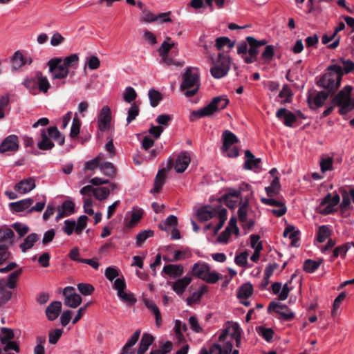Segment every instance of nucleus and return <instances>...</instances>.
I'll list each match as a JSON object with an SVG mask.
<instances>
[{
  "label": "nucleus",
  "instance_id": "f257e3e1",
  "mask_svg": "<svg viewBox=\"0 0 354 354\" xmlns=\"http://www.w3.org/2000/svg\"><path fill=\"white\" fill-rule=\"evenodd\" d=\"M234 344L236 348L241 344V328L236 323L227 326L220 334L218 343L213 344L209 351L201 349V354H239V350L233 348Z\"/></svg>",
  "mask_w": 354,
  "mask_h": 354
},
{
  "label": "nucleus",
  "instance_id": "f03ea898",
  "mask_svg": "<svg viewBox=\"0 0 354 354\" xmlns=\"http://www.w3.org/2000/svg\"><path fill=\"white\" fill-rule=\"evenodd\" d=\"M79 62V57L77 54L62 58H53L48 61L49 72L53 80H62L69 74L71 68L76 69Z\"/></svg>",
  "mask_w": 354,
  "mask_h": 354
},
{
  "label": "nucleus",
  "instance_id": "7ed1b4c3",
  "mask_svg": "<svg viewBox=\"0 0 354 354\" xmlns=\"http://www.w3.org/2000/svg\"><path fill=\"white\" fill-rule=\"evenodd\" d=\"M317 84L324 90L317 91L310 89L307 92V100L310 109H315L323 106L326 100L332 94V75L324 74L318 81Z\"/></svg>",
  "mask_w": 354,
  "mask_h": 354
},
{
  "label": "nucleus",
  "instance_id": "20e7f679",
  "mask_svg": "<svg viewBox=\"0 0 354 354\" xmlns=\"http://www.w3.org/2000/svg\"><path fill=\"white\" fill-rule=\"evenodd\" d=\"M266 39L257 40L252 36H248L245 41L237 44V54L241 56L246 64H252L257 61L259 53V48L266 45Z\"/></svg>",
  "mask_w": 354,
  "mask_h": 354
},
{
  "label": "nucleus",
  "instance_id": "39448f33",
  "mask_svg": "<svg viewBox=\"0 0 354 354\" xmlns=\"http://www.w3.org/2000/svg\"><path fill=\"white\" fill-rule=\"evenodd\" d=\"M351 86H344L335 96H333V106L336 105L339 113L346 119L347 114L354 109V98H351Z\"/></svg>",
  "mask_w": 354,
  "mask_h": 354
},
{
  "label": "nucleus",
  "instance_id": "423d86ee",
  "mask_svg": "<svg viewBox=\"0 0 354 354\" xmlns=\"http://www.w3.org/2000/svg\"><path fill=\"white\" fill-rule=\"evenodd\" d=\"M200 87V75L197 68H187L183 75L180 90H187L185 95L192 97L196 95Z\"/></svg>",
  "mask_w": 354,
  "mask_h": 354
},
{
  "label": "nucleus",
  "instance_id": "0eeeda50",
  "mask_svg": "<svg viewBox=\"0 0 354 354\" xmlns=\"http://www.w3.org/2000/svg\"><path fill=\"white\" fill-rule=\"evenodd\" d=\"M50 138L57 142L59 145L64 144V137L61 135L58 129L56 127H50L47 131L45 129L41 131V140L37 143L38 148L43 151L53 149L55 145Z\"/></svg>",
  "mask_w": 354,
  "mask_h": 354
},
{
  "label": "nucleus",
  "instance_id": "6e6552de",
  "mask_svg": "<svg viewBox=\"0 0 354 354\" xmlns=\"http://www.w3.org/2000/svg\"><path fill=\"white\" fill-rule=\"evenodd\" d=\"M210 60L212 65L210 73L214 78L221 79L227 75L232 62L230 56L219 53L216 57H211Z\"/></svg>",
  "mask_w": 354,
  "mask_h": 354
},
{
  "label": "nucleus",
  "instance_id": "1a4fd4ad",
  "mask_svg": "<svg viewBox=\"0 0 354 354\" xmlns=\"http://www.w3.org/2000/svg\"><path fill=\"white\" fill-rule=\"evenodd\" d=\"M192 274L208 283H216L221 279V275L215 270H212L209 265L204 262H198L193 265Z\"/></svg>",
  "mask_w": 354,
  "mask_h": 354
},
{
  "label": "nucleus",
  "instance_id": "9d476101",
  "mask_svg": "<svg viewBox=\"0 0 354 354\" xmlns=\"http://www.w3.org/2000/svg\"><path fill=\"white\" fill-rule=\"evenodd\" d=\"M23 84L31 93H36L39 90L40 92L46 93L50 87L48 78L44 76L41 72H37L33 77L27 78L23 82Z\"/></svg>",
  "mask_w": 354,
  "mask_h": 354
},
{
  "label": "nucleus",
  "instance_id": "9b49d317",
  "mask_svg": "<svg viewBox=\"0 0 354 354\" xmlns=\"http://www.w3.org/2000/svg\"><path fill=\"white\" fill-rule=\"evenodd\" d=\"M113 286L122 302L129 306H132L136 302L137 300L134 295L130 292L125 291L126 282L123 277L116 279Z\"/></svg>",
  "mask_w": 354,
  "mask_h": 354
},
{
  "label": "nucleus",
  "instance_id": "f8f14e48",
  "mask_svg": "<svg viewBox=\"0 0 354 354\" xmlns=\"http://www.w3.org/2000/svg\"><path fill=\"white\" fill-rule=\"evenodd\" d=\"M87 220V216L84 215L80 216L77 222L73 220H66L62 230L68 236L71 235L73 232L80 234L86 227Z\"/></svg>",
  "mask_w": 354,
  "mask_h": 354
},
{
  "label": "nucleus",
  "instance_id": "ddd939ff",
  "mask_svg": "<svg viewBox=\"0 0 354 354\" xmlns=\"http://www.w3.org/2000/svg\"><path fill=\"white\" fill-rule=\"evenodd\" d=\"M223 138V149L227 152V156L230 158H235L239 156V151L236 147L231 149V147L238 142V138L234 133L230 131L225 130L222 134Z\"/></svg>",
  "mask_w": 354,
  "mask_h": 354
},
{
  "label": "nucleus",
  "instance_id": "4468645a",
  "mask_svg": "<svg viewBox=\"0 0 354 354\" xmlns=\"http://www.w3.org/2000/svg\"><path fill=\"white\" fill-rule=\"evenodd\" d=\"M63 296L64 297V304L72 308L78 307L82 301V297L76 293L75 288L72 286L64 288Z\"/></svg>",
  "mask_w": 354,
  "mask_h": 354
},
{
  "label": "nucleus",
  "instance_id": "2eb2a0df",
  "mask_svg": "<svg viewBox=\"0 0 354 354\" xmlns=\"http://www.w3.org/2000/svg\"><path fill=\"white\" fill-rule=\"evenodd\" d=\"M111 120V109L108 106H104L98 115L97 124L99 130L100 131H106L109 130L110 127Z\"/></svg>",
  "mask_w": 354,
  "mask_h": 354
},
{
  "label": "nucleus",
  "instance_id": "dca6fc26",
  "mask_svg": "<svg viewBox=\"0 0 354 354\" xmlns=\"http://www.w3.org/2000/svg\"><path fill=\"white\" fill-rule=\"evenodd\" d=\"M19 139L16 135L7 136L0 145V152H15L19 149Z\"/></svg>",
  "mask_w": 354,
  "mask_h": 354
},
{
  "label": "nucleus",
  "instance_id": "f3484780",
  "mask_svg": "<svg viewBox=\"0 0 354 354\" xmlns=\"http://www.w3.org/2000/svg\"><path fill=\"white\" fill-rule=\"evenodd\" d=\"M229 103V100L226 96H218L214 97L212 102L207 105V110H209L210 115L216 111H218L225 109Z\"/></svg>",
  "mask_w": 354,
  "mask_h": 354
},
{
  "label": "nucleus",
  "instance_id": "a211bd4d",
  "mask_svg": "<svg viewBox=\"0 0 354 354\" xmlns=\"http://www.w3.org/2000/svg\"><path fill=\"white\" fill-rule=\"evenodd\" d=\"M36 187L35 179L32 177L24 178L15 185V189L17 192L25 194Z\"/></svg>",
  "mask_w": 354,
  "mask_h": 354
},
{
  "label": "nucleus",
  "instance_id": "6ab92c4d",
  "mask_svg": "<svg viewBox=\"0 0 354 354\" xmlns=\"http://www.w3.org/2000/svg\"><path fill=\"white\" fill-rule=\"evenodd\" d=\"M191 162V157L188 152H181L177 157L175 170L178 173L184 172Z\"/></svg>",
  "mask_w": 354,
  "mask_h": 354
},
{
  "label": "nucleus",
  "instance_id": "aec40b11",
  "mask_svg": "<svg viewBox=\"0 0 354 354\" xmlns=\"http://www.w3.org/2000/svg\"><path fill=\"white\" fill-rule=\"evenodd\" d=\"M143 211L140 208H133V209L127 213V216L129 218L125 220V226L127 227H134L142 218Z\"/></svg>",
  "mask_w": 354,
  "mask_h": 354
},
{
  "label": "nucleus",
  "instance_id": "412c9836",
  "mask_svg": "<svg viewBox=\"0 0 354 354\" xmlns=\"http://www.w3.org/2000/svg\"><path fill=\"white\" fill-rule=\"evenodd\" d=\"M192 277L187 274L184 277L176 280L172 283V290L178 295H182L187 287L190 284Z\"/></svg>",
  "mask_w": 354,
  "mask_h": 354
},
{
  "label": "nucleus",
  "instance_id": "4be33fe9",
  "mask_svg": "<svg viewBox=\"0 0 354 354\" xmlns=\"http://www.w3.org/2000/svg\"><path fill=\"white\" fill-rule=\"evenodd\" d=\"M272 307L276 313H277L283 318V319L289 321L295 317V313L289 310L286 306L279 303H271L270 308Z\"/></svg>",
  "mask_w": 354,
  "mask_h": 354
},
{
  "label": "nucleus",
  "instance_id": "5701e85b",
  "mask_svg": "<svg viewBox=\"0 0 354 354\" xmlns=\"http://www.w3.org/2000/svg\"><path fill=\"white\" fill-rule=\"evenodd\" d=\"M62 303L59 301L51 302L46 309V315L50 321L56 319L62 310Z\"/></svg>",
  "mask_w": 354,
  "mask_h": 354
},
{
  "label": "nucleus",
  "instance_id": "b1692460",
  "mask_svg": "<svg viewBox=\"0 0 354 354\" xmlns=\"http://www.w3.org/2000/svg\"><path fill=\"white\" fill-rule=\"evenodd\" d=\"M32 59L30 57H25L20 51H16L12 59V66L14 69L18 70L26 64H30Z\"/></svg>",
  "mask_w": 354,
  "mask_h": 354
},
{
  "label": "nucleus",
  "instance_id": "393cba45",
  "mask_svg": "<svg viewBox=\"0 0 354 354\" xmlns=\"http://www.w3.org/2000/svg\"><path fill=\"white\" fill-rule=\"evenodd\" d=\"M278 118H283V124L287 127H292L296 121V116L290 111L284 108L279 109L276 113Z\"/></svg>",
  "mask_w": 354,
  "mask_h": 354
},
{
  "label": "nucleus",
  "instance_id": "a878e982",
  "mask_svg": "<svg viewBox=\"0 0 354 354\" xmlns=\"http://www.w3.org/2000/svg\"><path fill=\"white\" fill-rule=\"evenodd\" d=\"M219 209L213 207H202L198 212V217L202 221H207L218 214Z\"/></svg>",
  "mask_w": 354,
  "mask_h": 354
},
{
  "label": "nucleus",
  "instance_id": "bb28decb",
  "mask_svg": "<svg viewBox=\"0 0 354 354\" xmlns=\"http://www.w3.org/2000/svg\"><path fill=\"white\" fill-rule=\"evenodd\" d=\"M317 209L318 212L324 215L332 213V196L330 193L321 201Z\"/></svg>",
  "mask_w": 354,
  "mask_h": 354
},
{
  "label": "nucleus",
  "instance_id": "cd10ccee",
  "mask_svg": "<svg viewBox=\"0 0 354 354\" xmlns=\"http://www.w3.org/2000/svg\"><path fill=\"white\" fill-rule=\"evenodd\" d=\"M208 288L207 286H201L197 291L194 292L192 295L187 298V304L192 306L194 304H198L204 294L207 292Z\"/></svg>",
  "mask_w": 354,
  "mask_h": 354
},
{
  "label": "nucleus",
  "instance_id": "c85d7f7f",
  "mask_svg": "<svg viewBox=\"0 0 354 354\" xmlns=\"http://www.w3.org/2000/svg\"><path fill=\"white\" fill-rule=\"evenodd\" d=\"M75 204L71 201H65L62 205L58 207L57 218L68 216L74 212Z\"/></svg>",
  "mask_w": 354,
  "mask_h": 354
},
{
  "label": "nucleus",
  "instance_id": "c756f323",
  "mask_svg": "<svg viewBox=\"0 0 354 354\" xmlns=\"http://www.w3.org/2000/svg\"><path fill=\"white\" fill-rule=\"evenodd\" d=\"M245 168L247 169H257L259 167V163L261 162L260 158H255L254 156L250 150H246L245 151Z\"/></svg>",
  "mask_w": 354,
  "mask_h": 354
},
{
  "label": "nucleus",
  "instance_id": "7c9ffc66",
  "mask_svg": "<svg viewBox=\"0 0 354 354\" xmlns=\"http://www.w3.org/2000/svg\"><path fill=\"white\" fill-rule=\"evenodd\" d=\"M39 240V236L36 233H32L26 236L24 241L19 245V248L22 252H26L31 249L35 243Z\"/></svg>",
  "mask_w": 354,
  "mask_h": 354
},
{
  "label": "nucleus",
  "instance_id": "2f4dec72",
  "mask_svg": "<svg viewBox=\"0 0 354 354\" xmlns=\"http://www.w3.org/2000/svg\"><path fill=\"white\" fill-rule=\"evenodd\" d=\"M162 271L172 277H178L183 274L184 268L181 265L169 264L165 266Z\"/></svg>",
  "mask_w": 354,
  "mask_h": 354
},
{
  "label": "nucleus",
  "instance_id": "473e14b6",
  "mask_svg": "<svg viewBox=\"0 0 354 354\" xmlns=\"http://www.w3.org/2000/svg\"><path fill=\"white\" fill-rule=\"evenodd\" d=\"M145 304L147 308L154 315L156 326L160 327L162 323V317L158 307L153 301L145 300Z\"/></svg>",
  "mask_w": 354,
  "mask_h": 354
},
{
  "label": "nucleus",
  "instance_id": "72a5a7b5",
  "mask_svg": "<svg viewBox=\"0 0 354 354\" xmlns=\"http://www.w3.org/2000/svg\"><path fill=\"white\" fill-rule=\"evenodd\" d=\"M5 283V279H0V306L5 304L12 297V292L9 290Z\"/></svg>",
  "mask_w": 354,
  "mask_h": 354
},
{
  "label": "nucleus",
  "instance_id": "f704fd0d",
  "mask_svg": "<svg viewBox=\"0 0 354 354\" xmlns=\"http://www.w3.org/2000/svg\"><path fill=\"white\" fill-rule=\"evenodd\" d=\"M33 202L34 200L32 198H28L17 202L11 203L10 205L14 211L19 212L30 207Z\"/></svg>",
  "mask_w": 354,
  "mask_h": 354
},
{
  "label": "nucleus",
  "instance_id": "c9c22d12",
  "mask_svg": "<svg viewBox=\"0 0 354 354\" xmlns=\"http://www.w3.org/2000/svg\"><path fill=\"white\" fill-rule=\"evenodd\" d=\"M166 179V171L165 169L159 171L154 180V187L151 191L152 193H159L165 184Z\"/></svg>",
  "mask_w": 354,
  "mask_h": 354
},
{
  "label": "nucleus",
  "instance_id": "e433bc0d",
  "mask_svg": "<svg viewBox=\"0 0 354 354\" xmlns=\"http://www.w3.org/2000/svg\"><path fill=\"white\" fill-rule=\"evenodd\" d=\"M153 342V337L151 335L148 333H145L141 339L139 348L138 349V354H143L145 353L150 345L152 344Z\"/></svg>",
  "mask_w": 354,
  "mask_h": 354
},
{
  "label": "nucleus",
  "instance_id": "4c0bfd02",
  "mask_svg": "<svg viewBox=\"0 0 354 354\" xmlns=\"http://www.w3.org/2000/svg\"><path fill=\"white\" fill-rule=\"evenodd\" d=\"M21 272V268L16 270L9 274L6 280L5 279V283L8 288L13 289L16 288L18 279Z\"/></svg>",
  "mask_w": 354,
  "mask_h": 354
},
{
  "label": "nucleus",
  "instance_id": "58836bf2",
  "mask_svg": "<svg viewBox=\"0 0 354 354\" xmlns=\"http://www.w3.org/2000/svg\"><path fill=\"white\" fill-rule=\"evenodd\" d=\"M281 190V185L279 178L276 176L272 181L270 186L266 187V192L268 197H274L277 196Z\"/></svg>",
  "mask_w": 354,
  "mask_h": 354
},
{
  "label": "nucleus",
  "instance_id": "ea45409f",
  "mask_svg": "<svg viewBox=\"0 0 354 354\" xmlns=\"http://www.w3.org/2000/svg\"><path fill=\"white\" fill-rule=\"evenodd\" d=\"M252 285L250 283H247L239 288L237 292V297L239 299H246L252 295Z\"/></svg>",
  "mask_w": 354,
  "mask_h": 354
},
{
  "label": "nucleus",
  "instance_id": "a19ab883",
  "mask_svg": "<svg viewBox=\"0 0 354 354\" xmlns=\"http://www.w3.org/2000/svg\"><path fill=\"white\" fill-rule=\"evenodd\" d=\"M235 45V41H232L227 37H217L215 40V46L217 50H221L223 47L227 46L230 49Z\"/></svg>",
  "mask_w": 354,
  "mask_h": 354
},
{
  "label": "nucleus",
  "instance_id": "79ce46f5",
  "mask_svg": "<svg viewBox=\"0 0 354 354\" xmlns=\"http://www.w3.org/2000/svg\"><path fill=\"white\" fill-rule=\"evenodd\" d=\"M177 217L174 215L169 216L165 221L159 223L158 227L162 230L168 231L171 227L177 225Z\"/></svg>",
  "mask_w": 354,
  "mask_h": 354
},
{
  "label": "nucleus",
  "instance_id": "37998d69",
  "mask_svg": "<svg viewBox=\"0 0 354 354\" xmlns=\"http://www.w3.org/2000/svg\"><path fill=\"white\" fill-rule=\"evenodd\" d=\"M330 230L328 225H322L319 227L317 233V241L319 243H324L329 238Z\"/></svg>",
  "mask_w": 354,
  "mask_h": 354
},
{
  "label": "nucleus",
  "instance_id": "c03bdc74",
  "mask_svg": "<svg viewBox=\"0 0 354 354\" xmlns=\"http://www.w3.org/2000/svg\"><path fill=\"white\" fill-rule=\"evenodd\" d=\"M333 73L337 75L336 81L335 83V81L333 80V94L335 92V90H337L341 84V82L342 80V76L344 75L343 70L341 66H339L337 64H333Z\"/></svg>",
  "mask_w": 354,
  "mask_h": 354
},
{
  "label": "nucleus",
  "instance_id": "a18cd8bd",
  "mask_svg": "<svg viewBox=\"0 0 354 354\" xmlns=\"http://www.w3.org/2000/svg\"><path fill=\"white\" fill-rule=\"evenodd\" d=\"M93 194L97 200L102 201L109 197L110 190L106 187H96L93 190Z\"/></svg>",
  "mask_w": 354,
  "mask_h": 354
},
{
  "label": "nucleus",
  "instance_id": "49530a36",
  "mask_svg": "<svg viewBox=\"0 0 354 354\" xmlns=\"http://www.w3.org/2000/svg\"><path fill=\"white\" fill-rule=\"evenodd\" d=\"M274 48L272 45H267L261 55V59L264 63H269L273 58Z\"/></svg>",
  "mask_w": 354,
  "mask_h": 354
},
{
  "label": "nucleus",
  "instance_id": "de8ad7c7",
  "mask_svg": "<svg viewBox=\"0 0 354 354\" xmlns=\"http://www.w3.org/2000/svg\"><path fill=\"white\" fill-rule=\"evenodd\" d=\"M173 258L169 259L170 261H178L181 260H185L191 257V252L189 250H174L173 252Z\"/></svg>",
  "mask_w": 354,
  "mask_h": 354
},
{
  "label": "nucleus",
  "instance_id": "09e8293b",
  "mask_svg": "<svg viewBox=\"0 0 354 354\" xmlns=\"http://www.w3.org/2000/svg\"><path fill=\"white\" fill-rule=\"evenodd\" d=\"M100 169L108 176H113L116 172L115 166L110 162H103L100 165Z\"/></svg>",
  "mask_w": 354,
  "mask_h": 354
},
{
  "label": "nucleus",
  "instance_id": "8fccbe9b",
  "mask_svg": "<svg viewBox=\"0 0 354 354\" xmlns=\"http://www.w3.org/2000/svg\"><path fill=\"white\" fill-rule=\"evenodd\" d=\"M154 235L153 230H143L139 232L136 236V245L140 246L148 238Z\"/></svg>",
  "mask_w": 354,
  "mask_h": 354
},
{
  "label": "nucleus",
  "instance_id": "3c124183",
  "mask_svg": "<svg viewBox=\"0 0 354 354\" xmlns=\"http://www.w3.org/2000/svg\"><path fill=\"white\" fill-rule=\"evenodd\" d=\"M174 46V43L171 41V38L167 37L158 49L160 56L167 55Z\"/></svg>",
  "mask_w": 354,
  "mask_h": 354
},
{
  "label": "nucleus",
  "instance_id": "603ef678",
  "mask_svg": "<svg viewBox=\"0 0 354 354\" xmlns=\"http://www.w3.org/2000/svg\"><path fill=\"white\" fill-rule=\"evenodd\" d=\"M14 332L8 328H1L0 334V340L2 344H5L8 341L14 338Z\"/></svg>",
  "mask_w": 354,
  "mask_h": 354
},
{
  "label": "nucleus",
  "instance_id": "864d4df0",
  "mask_svg": "<svg viewBox=\"0 0 354 354\" xmlns=\"http://www.w3.org/2000/svg\"><path fill=\"white\" fill-rule=\"evenodd\" d=\"M81 124V120L77 117V113H75V116L73 120L70 132V136L72 138H76L80 133Z\"/></svg>",
  "mask_w": 354,
  "mask_h": 354
},
{
  "label": "nucleus",
  "instance_id": "5fc2aeb1",
  "mask_svg": "<svg viewBox=\"0 0 354 354\" xmlns=\"http://www.w3.org/2000/svg\"><path fill=\"white\" fill-rule=\"evenodd\" d=\"M149 98L150 100L151 105L153 107H156L161 101L162 95L159 91L155 89H150L149 91Z\"/></svg>",
  "mask_w": 354,
  "mask_h": 354
},
{
  "label": "nucleus",
  "instance_id": "6e6d98bb",
  "mask_svg": "<svg viewBox=\"0 0 354 354\" xmlns=\"http://www.w3.org/2000/svg\"><path fill=\"white\" fill-rule=\"evenodd\" d=\"M46 339L44 336H37L36 337L37 345L34 348V354H45L44 345Z\"/></svg>",
  "mask_w": 354,
  "mask_h": 354
},
{
  "label": "nucleus",
  "instance_id": "4d7b16f0",
  "mask_svg": "<svg viewBox=\"0 0 354 354\" xmlns=\"http://www.w3.org/2000/svg\"><path fill=\"white\" fill-rule=\"evenodd\" d=\"M206 116H210L209 110H207V106H205L201 109H198L197 111H194L191 113L189 116L190 121H195L198 118L206 117Z\"/></svg>",
  "mask_w": 354,
  "mask_h": 354
},
{
  "label": "nucleus",
  "instance_id": "13d9d810",
  "mask_svg": "<svg viewBox=\"0 0 354 354\" xmlns=\"http://www.w3.org/2000/svg\"><path fill=\"white\" fill-rule=\"evenodd\" d=\"M15 236L12 229L4 226L0 228V242L12 239Z\"/></svg>",
  "mask_w": 354,
  "mask_h": 354
},
{
  "label": "nucleus",
  "instance_id": "bf43d9fd",
  "mask_svg": "<svg viewBox=\"0 0 354 354\" xmlns=\"http://www.w3.org/2000/svg\"><path fill=\"white\" fill-rule=\"evenodd\" d=\"M321 263L319 261H314L312 259H308L305 261L303 265L304 270L309 273L313 272L318 268Z\"/></svg>",
  "mask_w": 354,
  "mask_h": 354
},
{
  "label": "nucleus",
  "instance_id": "052dcab7",
  "mask_svg": "<svg viewBox=\"0 0 354 354\" xmlns=\"http://www.w3.org/2000/svg\"><path fill=\"white\" fill-rule=\"evenodd\" d=\"M137 97V93L135 89L131 86H127L123 94V99L128 103H131Z\"/></svg>",
  "mask_w": 354,
  "mask_h": 354
},
{
  "label": "nucleus",
  "instance_id": "680f3d73",
  "mask_svg": "<svg viewBox=\"0 0 354 354\" xmlns=\"http://www.w3.org/2000/svg\"><path fill=\"white\" fill-rule=\"evenodd\" d=\"M218 223L214 228V232H217L223 225L227 219V210L225 208H219L218 214L216 216Z\"/></svg>",
  "mask_w": 354,
  "mask_h": 354
},
{
  "label": "nucleus",
  "instance_id": "e2e57ef3",
  "mask_svg": "<svg viewBox=\"0 0 354 354\" xmlns=\"http://www.w3.org/2000/svg\"><path fill=\"white\" fill-rule=\"evenodd\" d=\"M102 160V155L100 154L97 156H96L95 158L87 161L85 163L84 169L88 170H94L98 167H100V161Z\"/></svg>",
  "mask_w": 354,
  "mask_h": 354
},
{
  "label": "nucleus",
  "instance_id": "0e129e2a",
  "mask_svg": "<svg viewBox=\"0 0 354 354\" xmlns=\"http://www.w3.org/2000/svg\"><path fill=\"white\" fill-rule=\"evenodd\" d=\"M11 253L8 246L4 244L0 245V266L10 259Z\"/></svg>",
  "mask_w": 354,
  "mask_h": 354
},
{
  "label": "nucleus",
  "instance_id": "69168bd1",
  "mask_svg": "<svg viewBox=\"0 0 354 354\" xmlns=\"http://www.w3.org/2000/svg\"><path fill=\"white\" fill-rule=\"evenodd\" d=\"M292 96V92L288 85H283L279 92V97L283 99V102H290Z\"/></svg>",
  "mask_w": 354,
  "mask_h": 354
},
{
  "label": "nucleus",
  "instance_id": "338daca9",
  "mask_svg": "<svg viewBox=\"0 0 354 354\" xmlns=\"http://www.w3.org/2000/svg\"><path fill=\"white\" fill-rule=\"evenodd\" d=\"M139 114V106L136 104H133L130 106L128 111V116L127 118V124H129L133 120L136 119V118Z\"/></svg>",
  "mask_w": 354,
  "mask_h": 354
},
{
  "label": "nucleus",
  "instance_id": "774afa93",
  "mask_svg": "<svg viewBox=\"0 0 354 354\" xmlns=\"http://www.w3.org/2000/svg\"><path fill=\"white\" fill-rule=\"evenodd\" d=\"M77 289L83 295H91L95 290L92 285L84 283H78Z\"/></svg>",
  "mask_w": 354,
  "mask_h": 354
}]
</instances>
